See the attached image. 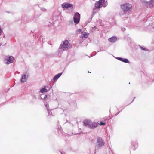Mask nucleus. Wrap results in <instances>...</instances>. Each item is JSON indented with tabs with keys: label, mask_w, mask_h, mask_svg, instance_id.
Returning <instances> with one entry per match:
<instances>
[{
	"label": "nucleus",
	"mask_w": 154,
	"mask_h": 154,
	"mask_svg": "<svg viewBox=\"0 0 154 154\" xmlns=\"http://www.w3.org/2000/svg\"><path fill=\"white\" fill-rule=\"evenodd\" d=\"M108 5V2L107 1H105V0H99L98 1H97L95 4L94 7V10H96L97 9L99 11L100 8L102 6L105 7Z\"/></svg>",
	"instance_id": "nucleus-1"
},
{
	"label": "nucleus",
	"mask_w": 154,
	"mask_h": 154,
	"mask_svg": "<svg viewBox=\"0 0 154 154\" xmlns=\"http://www.w3.org/2000/svg\"><path fill=\"white\" fill-rule=\"evenodd\" d=\"M70 44H69L68 41L66 40L62 42L60 45L59 48V51L60 53L63 51H66L70 48Z\"/></svg>",
	"instance_id": "nucleus-2"
},
{
	"label": "nucleus",
	"mask_w": 154,
	"mask_h": 154,
	"mask_svg": "<svg viewBox=\"0 0 154 154\" xmlns=\"http://www.w3.org/2000/svg\"><path fill=\"white\" fill-rule=\"evenodd\" d=\"M84 125L86 127L93 129L97 127V123L93 122L89 120H85L84 122Z\"/></svg>",
	"instance_id": "nucleus-3"
},
{
	"label": "nucleus",
	"mask_w": 154,
	"mask_h": 154,
	"mask_svg": "<svg viewBox=\"0 0 154 154\" xmlns=\"http://www.w3.org/2000/svg\"><path fill=\"white\" fill-rule=\"evenodd\" d=\"M121 8L123 12L126 13L129 12L132 9L131 5L128 3H126L121 5Z\"/></svg>",
	"instance_id": "nucleus-4"
},
{
	"label": "nucleus",
	"mask_w": 154,
	"mask_h": 154,
	"mask_svg": "<svg viewBox=\"0 0 154 154\" xmlns=\"http://www.w3.org/2000/svg\"><path fill=\"white\" fill-rule=\"evenodd\" d=\"M143 5L147 7H151L154 6V0H151L149 1L145 0H140Z\"/></svg>",
	"instance_id": "nucleus-5"
},
{
	"label": "nucleus",
	"mask_w": 154,
	"mask_h": 154,
	"mask_svg": "<svg viewBox=\"0 0 154 154\" xmlns=\"http://www.w3.org/2000/svg\"><path fill=\"white\" fill-rule=\"evenodd\" d=\"M105 144V143L102 138L98 137L97 138V140L96 143L97 146L99 148H101L103 147Z\"/></svg>",
	"instance_id": "nucleus-6"
},
{
	"label": "nucleus",
	"mask_w": 154,
	"mask_h": 154,
	"mask_svg": "<svg viewBox=\"0 0 154 154\" xmlns=\"http://www.w3.org/2000/svg\"><path fill=\"white\" fill-rule=\"evenodd\" d=\"M80 14L78 12H76L73 17L74 22L76 24L78 23L80 21Z\"/></svg>",
	"instance_id": "nucleus-7"
},
{
	"label": "nucleus",
	"mask_w": 154,
	"mask_h": 154,
	"mask_svg": "<svg viewBox=\"0 0 154 154\" xmlns=\"http://www.w3.org/2000/svg\"><path fill=\"white\" fill-rule=\"evenodd\" d=\"M14 60V58L11 56H9L8 57L5 58V61H7L5 63L7 64H8L13 62Z\"/></svg>",
	"instance_id": "nucleus-8"
},
{
	"label": "nucleus",
	"mask_w": 154,
	"mask_h": 154,
	"mask_svg": "<svg viewBox=\"0 0 154 154\" xmlns=\"http://www.w3.org/2000/svg\"><path fill=\"white\" fill-rule=\"evenodd\" d=\"M61 7L64 9L72 8H73V5L70 3H64L61 4Z\"/></svg>",
	"instance_id": "nucleus-9"
},
{
	"label": "nucleus",
	"mask_w": 154,
	"mask_h": 154,
	"mask_svg": "<svg viewBox=\"0 0 154 154\" xmlns=\"http://www.w3.org/2000/svg\"><path fill=\"white\" fill-rule=\"evenodd\" d=\"M131 144L132 145L131 148L133 150H135L137 147L138 143L136 141H133L131 142Z\"/></svg>",
	"instance_id": "nucleus-10"
},
{
	"label": "nucleus",
	"mask_w": 154,
	"mask_h": 154,
	"mask_svg": "<svg viewBox=\"0 0 154 154\" xmlns=\"http://www.w3.org/2000/svg\"><path fill=\"white\" fill-rule=\"evenodd\" d=\"M62 74V73L61 72L57 74L53 77V79L51 80V81H56L58 79L61 75Z\"/></svg>",
	"instance_id": "nucleus-11"
},
{
	"label": "nucleus",
	"mask_w": 154,
	"mask_h": 154,
	"mask_svg": "<svg viewBox=\"0 0 154 154\" xmlns=\"http://www.w3.org/2000/svg\"><path fill=\"white\" fill-rule=\"evenodd\" d=\"M116 58L124 63H128L129 62V60L127 59L123 58L121 57H116Z\"/></svg>",
	"instance_id": "nucleus-12"
},
{
	"label": "nucleus",
	"mask_w": 154,
	"mask_h": 154,
	"mask_svg": "<svg viewBox=\"0 0 154 154\" xmlns=\"http://www.w3.org/2000/svg\"><path fill=\"white\" fill-rule=\"evenodd\" d=\"M117 38L116 37H112L109 38L108 39V41L110 42L114 43L116 40Z\"/></svg>",
	"instance_id": "nucleus-13"
},
{
	"label": "nucleus",
	"mask_w": 154,
	"mask_h": 154,
	"mask_svg": "<svg viewBox=\"0 0 154 154\" xmlns=\"http://www.w3.org/2000/svg\"><path fill=\"white\" fill-rule=\"evenodd\" d=\"M27 75H22L21 76V81L23 83L26 81V78Z\"/></svg>",
	"instance_id": "nucleus-14"
},
{
	"label": "nucleus",
	"mask_w": 154,
	"mask_h": 154,
	"mask_svg": "<svg viewBox=\"0 0 154 154\" xmlns=\"http://www.w3.org/2000/svg\"><path fill=\"white\" fill-rule=\"evenodd\" d=\"M88 35L89 34L88 33H85L82 34L80 37L82 38H87L88 37Z\"/></svg>",
	"instance_id": "nucleus-15"
},
{
	"label": "nucleus",
	"mask_w": 154,
	"mask_h": 154,
	"mask_svg": "<svg viewBox=\"0 0 154 154\" xmlns=\"http://www.w3.org/2000/svg\"><path fill=\"white\" fill-rule=\"evenodd\" d=\"M47 90L45 88V87H44L40 90V91L41 93L46 92H47Z\"/></svg>",
	"instance_id": "nucleus-16"
},
{
	"label": "nucleus",
	"mask_w": 154,
	"mask_h": 154,
	"mask_svg": "<svg viewBox=\"0 0 154 154\" xmlns=\"http://www.w3.org/2000/svg\"><path fill=\"white\" fill-rule=\"evenodd\" d=\"M48 112L49 115H52V112L51 110H50L48 109Z\"/></svg>",
	"instance_id": "nucleus-17"
},
{
	"label": "nucleus",
	"mask_w": 154,
	"mask_h": 154,
	"mask_svg": "<svg viewBox=\"0 0 154 154\" xmlns=\"http://www.w3.org/2000/svg\"><path fill=\"white\" fill-rule=\"evenodd\" d=\"M96 10H93V12L92 13V14L93 15H94L98 11V10L97 11H96Z\"/></svg>",
	"instance_id": "nucleus-18"
},
{
	"label": "nucleus",
	"mask_w": 154,
	"mask_h": 154,
	"mask_svg": "<svg viewBox=\"0 0 154 154\" xmlns=\"http://www.w3.org/2000/svg\"><path fill=\"white\" fill-rule=\"evenodd\" d=\"M76 104V102L75 101H73L72 103L70 104L71 105L73 106H75Z\"/></svg>",
	"instance_id": "nucleus-19"
},
{
	"label": "nucleus",
	"mask_w": 154,
	"mask_h": 154,
	"mask_svg": "<svg viewBox=\"0 0 154 154\" xmlns=\"http://www.w3.org/2000/svg\"><path fill=\"white\" fill-rule=\"evenodd\" d=\"M41 10L42 11H44V12H45L46 11V9L44 8H41Z\"/></svg>",
	"instance_id": "nucleus-20"
},
{
	"label": "nucleus",
	"mask_w": 154,
	"mask_h": 154,
	"mask_svg": "<svg viewBox=\"0 0 154 154\" xmlns=\"http://www.w3.org/2000/svg\"><path fill=\"white\" fill-rule=\"evenodd\" d=\"M105 125V122H100V125Z\"/></svg>",
	"instance_id": "nucleus-21"
},
{
	"label": "nucleus",
	"mask_w": 154,
	"mask_h": 154,
	"mask_svg": "<svg viewBox=\"0 0 154 154\" xmlns=\"http://www.w3.org/2000/svg\"><path fill=\"white\" fill-rule=\"evenodd\" d=\"M140 48L142 50H146V49L145 48H144L141 46L140 47Z\"/></svg>",
	"instance_id": "nucleus-22"
},
{
	"label": "nucleus",
	"mask_w": 154,
	"mask_h": 154,
	"mask_svg": "<svg viewBox=\"0 0 154 154\" xmlns=\"http://www.w3.org/2000/svg\"><path fill=\"white\" fill-rule=\"evenodd\" d=\"M81 31H82V30L81 29H78L76 31L78 32H81Z\"/></svg>",
	"instance_id": "nucleus-23"
},
{
	"label": "nucleus",
	"mask_w": 154,
	"mask_h": 154,
	"mask_svg": "<svg viewBox=\"0 0 154 154\" xmlns=\"http://www.w3.org/2000/svg\"><path fill=\"white\" fill-rule=\"evenodd\" d=\"M121 29L122 31L124 32L125 30L126 29L125 28H122Z\"/></svg>",
	"instance_id": "nucleus-24"
},
{
	"label": "nucleus",
	"mask_w": 154,
	"mask_h": 154,
	"mask_svg": "<svg viewBox=\"0 0 154 154\" xmlns=\"http://www.w3.org/2000/svg\"><path fill=\"white\" fill-rule=\"evenodd\" d=\"M2 32L1 27H0V36L1 35V33Z\"/></svg>",
	"instance_id": "nucleus-25"
},
{
	"label": "nucleus",
	"mask_w": 154,
	"mask_h": 154,
	"mask_svg": "<svg viewBox=\"0 0 154 154\" xmlns=\"http://www.w3.org/2000/svg\"><path fill=\"white\" fill-rule=\"evenodd\" d=\"M45 106L47 108H48L49 106L48 104H45Z\"/></svg>",
	"instance_id": "nucleus-26"
},
{
	"label": "nucleus",
	"mask_w": 154,
	"mask_h": 154,
	"mask_svg": "<svg viewBox=\"0 0 154 154\" xmlns=\"http://www.w3.org/2000/svg\"><path fill=\"white\" fill-rule=\"evenodd\" d=\"M47 95H45L44 97V99H46V98H47Z\"/></svg>",
	"instance_id": "nucleus-27"
},
{
	"label": "nucleus",
	"mask_w": 154,
	"mask_h": 154,
	"mask_svg": "<svg viewBox=\"0 0 154 154\" xmlns=\"http://www.w3.org/2000/svg\"><path fill=\"white\" fill-rule=\"evenodd\" d=\"M105 154H111V153L109 151V152L108 153H106Z\"/></svg>",
	"instance_id": "nucleus-28"
},
{
	"label": "nucleus",
	"mask_w": 154,
	"mask_h": 154,
	"mask_svg": "<svg viewBox=\"0 0 154 154\" xmlns=\"http://www.w3.org/2000/svg\"><path fill=\"white\" fill-rule=\"evenodd\" d=\"M3 38H5V35H4V36H3Z\"/></svg>",
	"instance_id": "nucleus-29"
},
{
	"label": "nucleus",
	"mask_w": 154,
	"mask_h": 154,
	"mask_svg": "<svg viewBox=\"0 0 154 154\" xmlns=\"http://www.w3.org/2000/svg\"><path fill=\"white\" fill-rule=\"evenodd\" d=\"M94 28H95L96 29V27L95 26H94Z\"/></svg>",
	"instance_id": "nucleus-30"
},
{
	"label": "nucleus",
	"mask_w": 154,
	"mask_h": 154,
	"mask_svg": "<svg viewBox=\"0 0 154 154\" xmlns=\"http://www.w3.org/2000/svg\"><path fill=\"white\" fill-rule=\"evenodd\" d=\"M88 73H91V72H89V71H88Z\"/></svg>",
	"instance_id": "nucleus-31"
},
{
	"label": "nucleus",
	"mask_w": 154,
	"mask_h": 154,
	"mask_svg": "<svg viewBox=\"0 0 154 154\" xmlns=\"http://www.w3.org/2000/svg\"><path fill=\"white\" fill-rule=\"evenodd\" d=\"M118 113L116 114V115H118V113Z\"/></svg>",
	"instance_id": "nucleus-32"
},
{
	"label": "nucleus",
	"mask_w": 154,
	"mask_h": 154,
	"mask_svg": "<svg viewBox=\"0 0 154 154\" xmlns=\"http://www.w3.org/2000/svg\"><path fill=\"white\" fill-rule=\"evenodd\" d=\"M1 45H2V44H0V46Z\"/></svg>",
	"instance_id": "nucleus-33"
},
{
	"label": "nucleus",
	"mask_w": 154,
	"mask_h": 154,
	"mask_svg": "<svg viewBox=\"0 0 154 154\" xmlns=\"http://www.w3.org/2000/svg\"><path fill=\"white\" fill-rule=\"evenodd\" d=\"M61 154H63L61 152Z\"/></svg>",
	"instance_id": "nucleus-34"
},
{
	"label": "nucleus",
	"mask_w": 154,
	"mask_h": 154,
	"mask_svg": "<svg viewBox=\"0 0 154 154\" xmlns=\"http://www.w3.org/2000/svg\"><path fill=\"white\" fill-rule=\"evenodd\" d=\"M153 28H154V27Z\"/></svg>",
	"instance_id": "nucleus-35"
}]
</instances>
